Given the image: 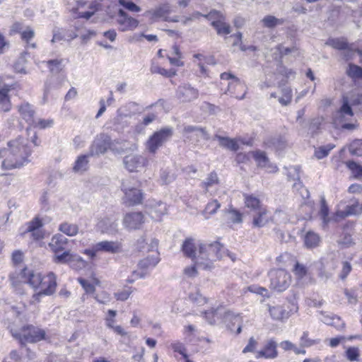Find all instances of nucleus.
Returning a JSON list of instances; mask_svg holds the SVG:
<instances>
[{
    "instance_id": "f257e3e1",
    "label": "nucleus",
    "mask_w": 362,
    "mask_h": 362,
    "mask_svg": "<svg viewBox=\"0 0 362 362\" xmlns=\"http://www.w3.org/2000/svg\"><path fill=\"white\" fill-rule=\"evenodd\" d=\"M31 150L28 146L25 139L18 136L8 143L7 149L0 150V158H4L2 161V168L13 169L20 168L28 163V158Z\"/></svg>"
},
{
    "instance_id": "f03ea898",
    "label": "nucleus",
    "mask_w": 362,
    "mask_h": 362,
    "mask_svg": "<svg viewBox=\"0 0 362 362\" xmlns=\"http://www.w3.org/2000/svg\"><path fill=\"white\" fill-rule=\"evenodd\" d=\"M225 253V248L218 242L200 243L196 258V264L205 270L214 268V262L221 259Z\"/></svg>"
},
{
    "instance_id": "7ed1b4c3",
    "label": "nucleus",
    "mask_w": 362,
    "mask_h": 362,
    "mask_svg": "<svg viewBox=\"0 0 362 362\" xmlns=\"http://www.w3.org/2000/svg\"><path fill=\"white\" fill-rule=\"evenodd\" d=\"M158 241L151 239L148 251L151 255L141 259L138 263V270L132 272V279H128V282L133 283L136 279H144L149 274V271L153 269L160 262L159 253L157 250Z\"/></svg>"
},
{
    "instance_id": "20e7f679",
    "label": "nucleus",
    "mask_w": 362,
    "mask_h": 362,
    "mask_svg": "<svg viewBox=\"0 0 362 362\" xmlns=\"http://www.w3.org/2000/svg\"><path fill=\"white\" fill-rule=\"evenodd\" d=\"M340 103V107L333 115L334 123L344 129H356L358 125L354 117L352 107L350 105L349 96L343 95Z\"/></svg>"
},
{
    "instance_id": "39448f33",
    "label": "nucleus",
    "mask_w": 362,
    "mask_h": 362,
    "mask_svg": "<svg viewBox=\"0 0 362 362\" xmlns=\"http://www.w3.org/2000/svg\"><path fill=\"white\" fill-rule=\"evenodd\" d=\"M269 288L276 292L286 290L291 282V276L284 269H272L269 272Z\"/></svg>"
},
{
    "instance_id": "423d86ee",
    "label": "nucleus",
    "mask_w": 362,
    "mask_h": 362,
    "mask_svg": "<svg viewBox=\"0 0 362 362\" xmlns=\"http://www.w3.org/2000/svg\"><path fill=\"white\" fill-rule=\"evenodd\" d=\"M173 135L171 128L165 127L154 132L146 141V148L151 154H155Z\"/></svg>"
},
{
    "instance_id": "0eeeda50",
    "label": "nucleus",
    "mask_w": 362,
    "mask_h": 362,
    "mask_svg": "<svg viewBox=\"0 0 362 362\" xmlns=\"http://www.w3.org/2000/svg\"><path fill=\"white\" fill-rule=\"evenodd\" d=\"M12 335L20 340L21 344L35 343L45 339V332L32 325L23 327L20 332H12Z\"/></svg>"
},
{
    "instance_id": "6e6552de",
    "label": "nucleus",
    "mask_w": 362,
    "mask_h": 362,
    "mask_svg": "<svg viewBox=\"0 0 362 362\" xmlns=\"http://www.w3.org/2000/svg\"><path fill=\"white\" fill-rule=\"evenodd\" d=\"M66 30L67 41H71L79 37L82 42L86 43L95 35L94 30L87 29L83 24L79 21H75L66 28Z\"/></svg>"
},
{
    "instance_id": "1a4fd4ad",
    "label": "nucleus",
    "mask_w": 362,
    "mask_h": 362,
    "mask_svg": "<svg viewBox=\"0 0 362 362\" xmlns=\"http://www.w3.org/2000/svg\"><path fill=\"white\" fill-rule=\"evenodd\" d=\"M124 192L123 201L128 206L140 204L143 200V193L134 185H131L130 180H124L121 185Z\"/></svg>"
},
{
    "instance_id": "9d476101",
    "label": "nucleus",
    "mask_w": 362,
    "mask_h": 362,
    "mask_svg": "<svg viewBox=\"0 0 362 362\" xmlns=\"http://www.w3.org/2000/svg\"><path fill=\"white\" fill-rule=\"evenodd\" d=\"M118 217L115 214L105 215L98 219L95 230L102 234L114 235L118 233Z\"/></svg>"
},
{
    "instance_id": "9b49d317",
    "label": "nucleus",
    "mask_w": 362,
    "mask_h": 362,
    "mask_svg": "<svg viewBox=\"0 0 362 362\" xmlns=\"http://www.w3.org/2000/svg\"><path fill=\"white\" fill-rule=\"evenodd\" d=\"M268 310L272 320L285 322L292 315L298 312V306L294 303H291L286 307L280 305L269 306Z\"/></svg>"
},
{
    "instance_id": "f8f14e48",
    "label": "nucleus",
    "mask_w": 362,
    "mask_h": 362,
    "mask_svg": "<svg viewBox=\"0 0 362 362\" xmlns=\"http://www.w3.org/2000/svg\"><path fill=\"white\" fill-rule=\"evenodd\" d=\"M99 6L100 4L96 1L87 2L83 0H78L76 6L74 7L71 11L76 15V18L88 20L98 10Z\"/></svg>"
},
{
    "instance_id": "ddd939ff",
    "label": "nucleus",
    "mask_w": 362,
    "mask_h": 362,
    "mask_svg": "<svg viewBox=\"0 0 362 362\" xmlns=\"http://www.w3.org/2000/svg\"><path fill=\"white\" fill-rule=\"evenodd\" d=\"M57 287V276L53 272H49L46 276L42 277L40 291L33 295V298L39 300L42 295L49 296L55 292Z\"/></svg>"
},
{
    "instance_id": "4468645a",
    "label": "nucleus",
    "mask_w": 362,
    "mask_h": 362,
    "mask_svg": "<svg viewBox=\"0 0 362 362\" xmlns=\"http://www.w3.org/2000/svg\"><path fill=\"white\" fill-rule=\"evenodd\" d=\"M111 138L105 134H101L95 139L89 149V155L91 156L104 154L111 148Z\"/></svg>"
},
{
    "instance_id": "2eb2a0df",
    "label": "nucleus",
    "mask_w": 362,
    "mask_h": 362,
    "mask_svg": "<svg viewBox=\"0 0 362 362\" xmlns=\"http://www.w3.org/2000/svg\"><path fill=\"white\" fill-rule=\"evenodd\" d=\"M123 163L129 172H139L148 165V160L142 155L129 154L124 158Z\"/></svg>"
},
{
    "instance_id": "dca6fc26",
    "label": "nucleus",
    "mask_w": 362,
    "mask_h": 362,
    "mask_svg": "<svg viewBox=\"0 0 362 362\" xmlns=\"http://www.w3.org/2000/svg\"><path fill=\"white\" fill-rule=\"evenodd\" d=\"M233 316L230 311H226L223 307L211 309L204 312V317L210 325L226 322Z\"/></svg>"
},
{
    "instance_id": "f3484780",
    "label": "nucleus",
    "mask_w": 362,
    "mask_h": 362,
    "mask_svg": "<svg viewBox=\"0 0 362 362\" xmlns=\"http://www.w3.org/2000/svg\"><path fill=\"white\" fill-rule=\"evenodd\" d=\"M115 20L119 30L122 32L133 30L139 25V21L136 18L129 16L122 9H119Z\"/></svg>"
},
{
    "instance_id": "a211bd4d",
    "label": "nucleus",
    "mask_w": 362,
    "mask_h": 362,
    "mask_svg": "<svg viewBox=\"0 0 362 362\" xmlns=\"http://www.w3.org/2000/svg\"><path fill=\"white\" fill-rule=\"evenodd\" d=\"M144 223V216L141 212L127 213L123 218L122 224L128 230H139Z\"/></svg>"
},
{
    "instance_id": "6ab92c4d",
    "label": "nucleus",
    "mask_w": 362,
    "mask_h": 362,
    "mask_svg": "<svg viewBox=\"0 0 362 362\" xmlns=\"http://www.w3.org/2000/svg\"><path fill=\"white\" fill-rule=\"evenodd\" d=\"M199 97V90L189 83L179 86L176 90V98L182 103H189Z\"/></svg>"
},
{
    "instance_id": "aec40b11",
    "label": "nucleus",
    "mask_w": 362,
    "mask_h": 362,
    "mask_svg": "<svg viewBox=\"0 0 362 362\" xmlns=\"http://www.w3.org/2000/svg\"><path fill=\"white\" fill-rule=\"evenodd\" d=\"M171 13V5L168 2L160 4L153 9L148 10L144 13V16L153 21L160 19L167 21L168 16Z\"/></svg>"
},
{
    "instance_id": "412c9836",
    "label": "nucleus",
    "mask_w": 362,
    "mask_h": 362,
    "mask_svg": "<svg viewBox=\"0 0 362 362\" xmlns=\"http://www.w3.org/2000/svg\"><path fill=\"white\" fill-rule=\"evenodd\" d=\"M183 136L192 142H197L201 139L209 140V135L206 130L197 126H185L182 132Z\"/></svg>"
},
{
    "instance_id": "4be33fe9",
    "label": "nucleus",
    "mask_w": 362,
    "mask_h": 362,
    "mask_svg": "<svg viewBox=\"0 0 362 362\" xmlns=\"http://www.w3.org/2000/svg\"><path fill=\"white\" fill-rule=\"evenodd\" d=\"M42 277L41 274L34 272L27 268L23 269L18 276L21 283L28 284L35 289L40 288Z\"/></svg>"
},
{
    "instance_id": "5701e85b",
    "label": "nucleus",
    "mask_w": 362,
    "mask_h": 362,
    "mask_svg": "<svg viewBox=\"0 0 362 362\" xmlns=\"http://www.w3.org/2000/svg\"><path fill=\"white\" fill-rule=\"evenodd\" d=\"M221 80L230 81L228 83V92L231 95L234 96L235 98L239 100H242L244 98V94L241 96H239L238 95H236L235 91L233 90V86H238V88L244 90V93H245V85L242 81H240L239 78L234 76L231 74L226 72H224L221 74Z\"/></svg>"
},
{
    "instance_id": "b1692460",
    "label": "nucleus",
    "mask_w": 362,
    "mask_h": 362,
    "mask_svg": "<svg viewBox=\"0 0 362 362\" xmlns=\"http://www.w3.org/2000/svg\"><path fill=\"white\" fill-rule=\"evenodd\" d=\"M278 356L277 343L274 339L266 341L263 349L257 352L256 358L274 359Z\"/></svg>"
},
{
    "instance_id": "393cba45",
    "label": "nucleus",
    "mask_w": 362,
    "mask_h": 362,
    "mask_svg": "<svg viewBox=\"0 0 362 362\" xmlns=\"http://www.w3.org/2000/svg\"><path fill=\"white\" fill-rule=\"evenodd\" d=\"M95 245L99 252L117 254L122 252V243L120 241L102 240Z\"/></svg>"
},
{
    "instance_id": "a878e982",
    "label": "nucleus",
    "mask_w": 362,
    "mask_h": 362,
    "mask_svg": "<svg viewBox=\"0 0 362 362\" xmlns=\"http://www.w3.org/2000/svg\"><path fill=\"white\" fill-rule=\"evenodd\" d=\"M250 156L254 158L259 167L265 168L270 173H274L277 170V167L269 162V158L264 151H252L248 153L247 156L249 157Z\"/></svg>"
},
{
    "instance_id": "bb28decb",
    "label": "nucleus",
    "mask_w": 362,
    "mask_h": 362,
    "mask_svg": "<svg viewBox=\"0 0 362 362\" xmlns=\"http://www.w3.org/2000/svg\"><path fill=\"white\" fill-rule=\"evenodd\" d=\"M146 209L151 217L156 221H160L161 217L167 212L166 204L160 201L151 202L147 204Z\"/></svg>"
},
{
    "instance_id": "cd10ccee",
    "label": "nucleus",
    "mask_w": 362,
    "mask_h": 362,
    "mask_svg": "<svg viewBox=\"0 0 362 362\" xmlns=\"http://www.w3.org/2000/svg\"><path fill=\"white\" fill-rule=\"evenodd\" d=\"M68 243L69 240L66 238L60 233H57L52 237L49 247L56 255L64 250Z\"/></svg>"
},
{
    "instance_id": "c85d7f7f",
    "label": "nucleus",
    "mask_w": 362,
    "mask_h": 362,
    "mask_svg": "<svg viewBox=\"0 0 362 362\" xmlns=\"http://www.w3.org/2000/svg\"><path fill=\"white\" fill-rule=\"evenodd\" d=\"M17 108L21 118L30 125L35 119V111L33 106L27 102H23L18 105Z\"/></svg>"
},
{
    "instance_id": "c756f323",
    "label": "nucleus",
    "mask_w": 362,
    "mask_h": 362,
    "mask_svg": "<svg viewBox=\"0 0 362 362\" xmlns=\"http://www.w3.org/2000/svg\"><path fill=\"white\" fill-rule=\"evenodd\" d=\"M362 213V204L358 201H354L353 203L346 206L344 211H338L337 216L344 218L346 216L356 215Z\"/></svg>"
},
{
    "instance_id": "7c9ffc66",
    "label": "nucleus",
    "mask_w": 362,
    "mask_h": 362,
    "mask_svg": "<svg viewBox=\"0 0 362 362\" xmlns=\"http://www.w3.org/2000/svg\"><path fill=\"white\" fill-rule=\"evenodd\" d=\"M255 212L252 220L253 226L257 228L263 227L269 221L267 209L263 207Z\"/></svg>"
},
{
    "instance_id": "2f4dec72",
    "label": "nucleus",
    "mask_w": 362,
    "mask_h": 362,
    "mask_svg": "<svg viewBox=\"0 0 362 362\" xmlns=\"http://www.w3.org/2000/svg\"><path fill=\"white\" fill-rule=\"evenodd\" d=\"M11 90L8 86L0 89V107L4 112H8L11 109V103L8 93Z\"/></svg>"
},
{
    "instance_id": "473e14b6",
    "label": "nucleus",
    "mask_w": 362,
    "mask_h": 362,
    "mask_svg": "<svg viewBox=\"0 0 362 362\" xmlns=\"http://www.w3.org/2000/svg\"><path fill=\"white\" fill-rule=\"evenodd\" d=\"M243 197L245 206L251 211H256L264 207L259 199L254 194H244Z\"/></svg>"
},
{
    "instance_id": "72a5a7b5",
    "label": "nucleus",
    "mask_w": 362,
    "mask_h": 362,
    "mask_svg": "<svg viewBox=\"0 0 362 362\" xmlns=\"http://www.w3.org/2000/svg\"><path fill=\"white\" fill-rule=\"evenodd\" d=\"M321 238L320 235L312 230L308 231L304 235V245L307 248H315L320 245Z\"/></svg>"
},
{
    "instance_id": "f704fd0d",
    "label": "nucleus",
    "mask_w": 362,
    "mask_h": 362,
    "mask_svg": "<svg viewBox=\"0 0 362 362\" xmlns=\"http://www.w3.org/2000/svg\"><path fill=\"white\" fill-rule=\"evenodd\" d=\"M300 168L299 166H291L287 168V177L289 180L295 181L293 187L299 189L302 187V183L300 181Z\"/></svg>"
},
{
    "instance_id": "c9c22d12",
    "label": "nucleus",
    "mask_w": 362,
    "mask_h": 362,
    "mask_svg": "<svg viewBox=\"0 0 362 362\" xmlns=\"http://www.w3.org/2000/svg\"><path fill=\"white\" fill-rule=\"evenodd\" d=\"M74 257L77 258L76 253H73L70 250H66L62 254L57 253L54 255L52 260L56 264H69L74 260L72 258Z\"/></svg>"
},
{
    "instance_id": "e433bc0d",
    "label": "nucleus",
    "mask_w": 362,
    "mask_h": 362,
    "mask_svg": "<svg viewBox=\"0 0 362 362\" xmlns=\"http://www.w3.org/2000/svg\"><path fill=\"white\" fill-rule=\"evenodd\" d=\"M182 250L187 257L192 259L196 263V258L197 257L198 253L197 254L196 252V247L192 239H186L182 244Z\"/></svg>"
},
{
    "instance_id": "4c0bfd02",
    "label": "nucleus",
    "mask_w": 362,
    "mask_h": 362,
    "mask_svg": "<svg viewBox=\"0 0 362 362\" xmlns=\"http://www.w3.org/2000/svg\"><path fill=\"white\" fill-rule=\"evenodd\" d=\"M58 230L62 233L72 237L78 234L79 228L77 224L65 221L59 224Z\"/></svg>"
},
{
    "instance_id": "58836bf2",
    "label": "nucleus",
    "mask_w": 362,
    "mask_h": 362,
    "mask_svg": "<svg viewBox=\"0 0 362 362\" xmlns=\"http://www.w3.org/2000/svg\"><path fill=\"white\" fill-rule=\"evenodd\" d=\"M90 156L88 154L87 155H81L76 160L73 170L75 173H83L88 169V157Z\"/></svg>"
},
{
    "instance_id": "ea45409f",
    "label": "nucleus",
    "mask_w": 362,
    "mask_h": 362,
    "mask_svg": "<svg viewBox=\"0 0 362 362\" xmlns=\"http://www.w3.org/2000/svg\"><path fill=\"white\" fill-rule=\"evenodd\" d=\"M326 45L337 49L349 51V45L344 38H329L326 42Z\"/></svg>"
},
{
    "instance_id": "a19ab883",
    "label": "nucleus",
    "mask_w": 362,
    "mask_h": 362,
    "mask_svg": "<svg viewBox=\"0 0 362 362\" xmlns=\"http://www.w3.org/2000/svg\"><path fill=\"white\" fill-rule=\"evenodd\" d=\"M225 21L226 18L211 23V25L216 29L218 35H228L230 33V26Z\"/></svg>"
},
{
    "instance_id": "79ce46f5",
    "label": "nucleus",
    "mask_w": 362,
    "mask_h": 362,
    "mask_svg": "<svg viewBox=\"0 0 362 362\" xmlns=\"http://www.w3.org/2000/svg\"><path fill=\"white\" fill-rule=\"evenodd\" d=\"M216 138L218 140L219 144L224 148L233 151H236L239 148L237 141L234 139L218 135H216Z\"/></svg>"
},
{
    "instance_id": "37998d69",
    "label": "nucleus",
    "mask_w": 362,
    "mask_h": 362,
    "mask_svg": "<svg viewBox=\"0 0 362 362\" xmlns=\"http://www.w3.org/2000/svg\"><path fill=\"white\" fill-rule=\"evenodd\" d=\"M21 39L26 42L27 48L35 49L36 47L35 43H30V41L35 37V31L28 27L25 30L21 33Z\"/></svg>"
},
{
    "instance_id": "c03bdc74",
    "label": "nucleus",
    "mask_w": 362,
    "mask_h": 362,
    "mask_svg": "<svg viewBox=\"0 0 362 362\" xmlns=\"http://www.w3.org/2000/svg\"><path fill=\"white\" fill-rule=\"evenodd\" d=\"M261 22L262 23L264 27L273 28L279 25H282L284 23V20L277 18L271 15H268L264 16Z\"/></svg>"
},
{
    "instance_id": "a18cd8bd",
    "label": "nucleus",
    "mask_w": 362,
    "mask_h": 362,
    "mask_svg": "<svg viewBox=\"0 0 362 362\" xmlns=\"http://www.w3.org/2000/svg\"><path fill=\"white\" fill-rule=\"evenodd\" d=\"M221 204L217 199H213L209 202L203 211V214L205 218H209L210 215H213L216 213L217 210L220 208Z\"/></svg>"
},
{
    "instance_id": "49530a36",
    "label": "nucleus",
    "mask_w": 362,
    "mask_h": 362,
    "mask_svg": "<svg viewBox=\"0 0 362 362\" xmlns=\"http://www.w3.org/2000/svg\"><path fill=\"white\" fill-rule=\"evenodd\" d=\"M319 343V339H313L309 337V332L308 331L303 332L300 337L299 345L301 348H308Z\"/></svg>"
},
{
    "instance_id": "de8ad7c7",
    "label": "nucleus",
    "mask_w": 362,
    "mask_h": 362,
    "mask_svg": "<svg viewBox=\"0 0 362 362\" xmlns=\"http://www.w3.org/2000/svg\"><path fill=\"white\" fill-rule=\"evenodd\" d=\"M292 272L296 279L300 280L307 275L308 268L303 264L296 262L293 266Z\"/></svg>"
},
{
    "instance_id": "09e8293b",
    "label": "nucleus",
    "mask_w": 362,
    "mask_h": 362,
    "mask_svg": "<svg viewBox=\"0 0 362 362\" xmlns=\"http://www.w3.org/2000/svg\"><path fill=\"white\" fill-rule=\"evenodd\" d=\"M319 215L322 221V226L325 227L329 223L330 218H329V209L324 198L321 200V207Z\"/></svg>"
},
{
    "instance_id": "8fccbe9b",
    "label": "nucleus",
    "mask_w": 362,
    "mask_h": 362,
    "mask_svg": "<svg viewBox=\"0 0 362 362\" xmlns=\"http://www.w3.org/2000/svg\"><path fill=\"white\" fill-rule=\"evenodd\" d=\"M47 66L52 73L57 74L63 69V59H54L46 62Z\"/></svg>"
},
{
    "instance_id": "3c124183",
    "label": "nucleus",
    "mask_w": 362,
    "mask_h": 362,
    "mask_svg": "<svg viewBox=\"0 0 362 362\" xmlns=\"http://www.w3.org/2000/svg\"><path fill=\"white\" fill-rule=\"evenodd\" d=\"M54 124V121L52 119H34V121L30 127H34V128H38L40 129H44L46 128H49L52 127Z\"/></svg>"
},
{
    "instance_id": "603ef678",
    "label": "nucleus",
    "mask_w": 362,
    "mask_h": 362,
    "mask_svg": "<svg viewBox=\"0 0 362 362\" xmlns=\"http://www.w3.org/2000/svg\"><path fill=\"white\" fill-rule=\"evenodd\" d=\"M228 214V219L233 223H240L243 221V214L233 208L232 206H229L227 211Z\"/></svg>"
},
{
    "instance_id": "864d4df0",
    "label": "nucleus",
    "mask_w": 362,
    "mask_h": 362,
    "mask_svg": "<svg viewBox=\"0 0 362 362\" xmlns=\"http://www.w3.org/2000/svg\"><path fill=\"white\" fill-rule=\"evenodd\" d=\"M351 154L358 156H362V139H355L349 146Z\"/></svg>"
},
{
    "instance_id": "5fc2aeb1",
    "label": "nucleus",
    "mask_w": 362,
    "mask_h": 362,
    "mask_svg": "<svg viewBox=\"0 0 362 362\" xmlns=\"http://www.w3.org/2000/svg\"><path fill=\"white\" fill-rule=\"evenodd\" d=\"M346 74L354 79H361L362 78V68L350 64L346 70Z\"/></svg>"
},
{
    "instance_id": "6e6d98bb",
    "label": "nucleus",
    "mask_w": 362,
    "mask_h": 362,
    "mask_svg": "<svg viewBox=\"0 0 362 362\" xmlns=\"http://www.w3.org/2000/svg\"><path fill=\"white\" fill-rule=\"evenodd\" d=\"M335 147L334 144H328L325 146L319 147L315 152V156L318 159H322L326 157L331 150Z\"/></svg>"
},
{
    "instance_id": "4d7b16f0",
    "label": "nucleus",
    "mask_w": 362,
    "mask_h": 362,
    "mask_svg": "<svg viewBox=\"0 0 362 362\" xmlns=\"http://www.w3.org/2000/svg\"><path fill=\"white\" fill-rule=\"evenodd\" d=\"M218 178L216 173H211L206 180L202 183V186L206 191H209V187L218 184Z\"/></svg>"
},
{
    "instance_id": "13d9d810",
    "label": "nucleus",
    "mask_w": 362,
    "mask_h": 362,
    "mask_svg": "<svg viewBox=\"0 0 362 362\" xmlns=\"http://www.w3.org/2000/svg\"><path fill=\"white\" fill-rule=\"evenodd\" d=\"M282 96L279 98V102L282 105H288L292 100V90L289 87L282 88Z\"/></svg>"
},
{
    "instance_id": "bf43d9fd",
    "label": "nucleus",
    "mask_w": 362,
    "mask_h": 362,
    "mask_svg": "<svg viewBox=\"0 0 362 362\" xmlns=\"http://www.w3.org/2000/svg\"><path fill=\"white\" fill-rule=\"evenodd\" d=\"M156 117L157 116L154 113H149L146 115L143 118L142 122L136 126V131L140 132L145 127L153 122L156 119Z\"/></svg>"
},
{
    "instance_id": "052dcab7",
    "label": "nucleus",
    "mask_w": 362,
    "mask_h": 362,
    "mask_svg": "<svg viewBox=\"0 0 362 362\" xmlns=\"http://www.w3.org/2000/svg\"><path fill=\"white\" fill-rule=\"evenodd\" d=\"M346 166L356 178L362 176V166L354 161L346 162Z\"/></svg>"
},
{
    "instance_id": "680f3d73",
    "label": "nucleus",
    "mask_w": 362,
    "mask_h": 362,
    "mask_svg": "<svg viewBox=\"0 0 362 362\" xmlns=\"http://www.w3.org/2000/svg\"><path fill=\"white\" fill-rule=\"evenodd\" d=\"M61 40H66V29H54L53 30V37L51 40L52 43H54L56 42H59Z\"/></svg>"
},
{
    "instance_id": "e2e57ef3",
    "label": "nucleus",
    "mask_w": 362,
    "mask_h": 362,
    "mask_svg": "<svg viewBox=\"0 0 362 362\" xmlns=\"http://www.w3.org/2000/svg\"><path fill=\"white\" fill-rule=\"evenodd\" d=\"M76 257L77 258H72L74 260L69 263V267L76 270H79L84 268L86 265V262L77 254Z\"/></svg>"
},
{
    "instance_id": "0e129e2a",
    "label": "nucleus",
    "mask_w": 362,
    "mask_h": 362,
    "mask_svg": "<svg viewBox=\"0 0 362 362\" xmlns=\"http://www.w3.org/2000/svg\"><path fill=\"white\" fill-rule=\"evenodd\" d=\"M78 282L81 284L83 288L85 290L86 293L93 294L95 288L93 284L89 282V281L83 278H78Z\"/></svg>"
},
{
    "instance_id": "69168bd1",
    "label": "nucleus",
    "mask_w": 362,
    "mask_h": 362,
    "mask_svg": "<svg viewBox=\"0 0 362 362\" xmlns=\"http://www.w3.org/2000/svg\"><path fill=\"white\" fill-rule=\"evenodd\" d=\"M118 3L129 11L139 12L141 11V8L131 1L119 0Z\"/></svg>"
},
{
    "instance_id": "338daca9",
    "label": "nucleus",
    "mask_w": 362,
    "mask_h": 362,
    "mask_svg": "<svg viewBox=\"0 0 362 362\" xmlns=\"http://www.w3.org/2000/svg\"><path fill=\"white\" fill-rule=\"evenodd\" d=\"M171 349L182 356L184 358H187V351L184 344L180 341H175L170 344Z\"/></svg>"
},
{
    "instance_id": "774afa93",
    "label": "nucleus",
    "mask_w": 362,
    "mask_h": 362,
    "mask_svg": "<svg viewBox=\"0 0 362 362\" xmlns=\"http://www.w3.org/2000/svg\"><path fill=\"white\" fill-rule=\"evenodd\" d=\"M204 17L211 21V23L217 20H222L225 18L222 13L216 10L211 11L209 13L204 15Z\"/></svg>"
}]
</instances>
